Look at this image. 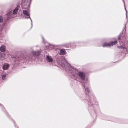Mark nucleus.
<instances>
[{
    "label": "nucleus",
    "instance_id": "nucleus-26",
    "mask_svg": "<svg viewBox=\"0 0 128 128\" xmlns=\"http://www.w3.org/2000/svg\"><path fill=\"white\" fill-rule=\"evenodd\" d=\"M42 38L43 40L44 39V38L43 37H42Z\"/></svg>",
    "mask_w": 128,
    "mask_h": 128
},
{
    "label": "nucleus",
    "instance_id": "nucleus-20",
    "mask_svg": "<svg viewBox=\"0 0 128 128\" xmlns=\"http://www.w3.org/2000/svg\"><path fill=\"white\" fill-rule=\"evenodd\" d=\"M3 60V59L1 57V54L0 53V60Z\"/></svg>",
    "mask_w": 128,
    "mask_h": 128
},
{
    "label": "nucleus",
    "instance_id": "nucleus-18",
    "mask_svg": "<svg viewBox=\"0 0 128 128\" xmlns=\"http://www.w3.org/2000/svg\"><path fill=\"white\" fill-rule=\"evenodd\" d=\"M5 56V54H4V53L1 54V57L3 59Z\"/></svg>",
    "mask_w": 128,
    "mask_h": 128
},
{
    "label": "nucleus",
    "instance_id": "nucleus-1",
    "mask_svg": "<svg viewBox=\"0 0 128 128\" xmlns=\"http://www.w3.org/2000/svg\"><path fill=\"white\" fill-rule=\"evenodd\" d=\"M58 58L59 60H58V59L57 60L58 62L66 71L68 73L71 78L74 79H76L78 76L81 79L83 88L86 92H87V93L86 92L85 96H83L82 95L81 99L82 100H85L88 106V108L90 113L92 111V110L96 115L94 107L96 106V109H98V103L96 101V98L93 96L92 92L90 91L89 84L88 81V78H86V77L84 73L82 72H79L77 73L76 72V69L62 58V56H59Z\"/></svg>",
    "mask_w": 128,
    "mask_h": 128
},
{
    "label": "nucleus",
    "instance_id": "nucleus-17",
    "mask_svg": "<svg viewBox=\"0 0 128 128\" xmlns=\"http://www.w3.org/2000/svg\"><path fill=\"white\" fill-rule=\"evenodd\" d=\"M3 20L2 17L0 16V26L1 25V23L3 22Z\"/></svg>",
    "mask_w": 128,
    "mask_h": 128
},
{
    "label": "nucleus",
    "instance_id": "nucleus-3",
    "mask_svg": "<svg viewBox=\"0 0 128 128\" xmlns=\"http://www.w3.org/2000/svg\"><path fill=\"white\" fill-rule=\"evenodd\" d=\"M123 30H123L122 32L118 36V39L119 40L118 41L119 42H122L123 44H124L126 42L127 40L125 36H121V35L123 34Z\"/></svg>",
    "mask_w": 128,
    "mask_h": 128
},
{
    "label": "nucleus",
    "instance_id": "nucleus-2",
    "mask_svg": "<svg viewBox=\"0 0 128 128\" xmlns=\"http://www.w3.org/2000/svg\"><path fill=\"white\" fill-rule=\"evenodd\" d=\"M40 50H32L30 53H26L22 60H26L28 61L32 62L35 60L36 57L40 54Z\"/></svg>",
    "mask_w": 128,
    "mask_h": 128
},
{
    "label": "nucleus",
    "instance_id": "nucleus-29",
    "mask_svg": "<svg viewBox=\"0 0 128 128\" xmlns=\"http://www.w3.org/2000/svg\"><path fill=\"white\" fill-rule=\"evenodd\" d=\"M123 0H122V1H123Z\"/></svg>",
    "mask_w": 128,
    "mask_h": 128
},
{
    "label": "nucleus",
    "instance_id": "nucleus-6",
    "mask_svg": "<svg viewBox=\"0 0 128 128\" xmlns=\"http://www.w3.org/2000/svg\"><path fill=\"white\" fill-rule=\"evenodd\" d=\"M23 13L24 14V15L28 16H29V17H28L26 18H29L30 19V20L31 21V29L32 28V20L30 16V13L28 11V10H24L23 11Z\"/></svg>",
    "mask_w": 128,
    "mask_h": 128
},
{
    "label": "nucleus",
    "instance_id": "nucleus-12",
    "mask_svg": "<svg viewBox=\"0 0 128 128\" xmlns=\"http://www.w3.org/2000/svg\"><path fill=\"white\" fill-rule=\"evenodd\" d=\"M18 10V8L17 7L14 10L12 13L14 14H17Z\"/></svg>",
    "mask_w": 128,
    "mask_h": 128
},
{
    "label": "nucleus",
    "instance_id": "nucleus-21",
    "mask_svg": "<svg viewBox=\"0 0 128 128\" xmlns=\"http://www.w3.org/2000/svg\"><path fill=\"white\" fill-rule=\"evenodd\" d=\"M0 106H1L2 107V108L3 109H4V108L3 106L0 104Z\"/></svg>",
    "mask_w": 128,
    "mask_h": 128
},
{
    "label": "nucleus",
    "instance_id": "nucleus-14",
    "mask_svg": "<svg viewBox=\"0 0 128 128\" xmlns=\"http://www.w3.org/2000/svg\"><path fill=\"white\" fill-rule=\"evenodd\" d=\"M31 0H27L26 5H27V6H26L27 8H28L30 7V4L31 3Z\"/></svg>",
    "mask_w": 128,
    "mask_h": 128
},
{
    "label": "nucleus",
    "instance_id": "nucleus-10",
    "mask_svg": "<svg viewBox=\"0 0 128 128\" xmlns=\"http://www.w3.org/2000/svg\"><path fill=\"white\" fill-rule=\"evenodd\" d=\"M13 14L12 13V11H10L7 14V18H8L12 16Z\"/></svg>",
    "mask_w": 128,
    "mask_h": 128
},
{
    "label": "nucleus",
    "instance_id": "nucleus-25",
    "mask_svg": "<svg viewBox=\"0 0 128 128\" xmlns=\"http://www.w3.org/2000/svg\"><path fill=\"white\" fill-rule=\"evenodd\" d=\"M106 117H107V118H108V117H109V116H106Z\"/></svg>",
    "mask_w": 128,
    "mask_h": 128
},
{
    "label": "nucleus",
    "instance_id": "nucleus-11",
    "mask_svg": "<svg viewBox=\"0 0 128 128\" xmlns=\"http://www.w3.org/2000/svg\"><path fill=\"white\" fill-rule=\"evenodd\" d=\"M6 49V47L4 46H2L0 47V51L2 52H4L5 51Z\"/></svg>",
    "mask_w": 128,
    "mask_h": 128
},
{
    "label": "nucleus",
    "instance_id": "nucleus-7",
    "mask_svg": "<svg viewBox=\"0 0 128 128\" xmlns=\"http://www.w3.org/2000/svg\"><path fill=\"white\" fill-rule=\"evenodd\" d=\"M46 60L48 62L51 63L53 62V58L51 56L49 55H46Z\"/></svg>",
    "mask_w": 128,
    "mask_h": 128
},
{
    "label": "nucleus",
    "instance_id": "nucleus-22",
    "mask_svg": "<svg viewBox=\"0 0 128 128\" xmlns=\"http://www.w3.org/2000/svg\"><path fill=\"white\" fill-rule=\"evenodd\" d=\"M2 71H0V76L2 75Z\"/></svg>",
    "mask_w": 128,
    "mask_h": 128
},
{
    "label": "nucleus",
    "instance_id": "nucleus-15",
    "mask_svg": "<svg viewBox=\"0 0 128 128\" xmlns=\"http://www.w3.org/2000/svg\"><path fill=\"white\" fill-rule=\"evenodd\" d=\"M6 75L4 74L2 76V78L4 80H5L6 78Z\"/></svg>",
    "mask_w": 128,
    "mask_h": 128
},
{
    "label": "nucleus",
    "instance_id": "nucleus-16",
    "mask_svg": "<svg viewBox=\"0 0 128 128\" xmlns=\"http://www.w3.org/2000/svg\"><path fill=\"white\" fill-rule=\"evenodd\" d=\"M123 2H124V9H125V11H126V18H127V10H126V8L125 5V3H124V0H123Z\"/></svg>",
    "mask_w": 128,
    "mask_h": 128
},
{
    "label": "nucleus",
    "instance_id": "nucleus-13",
    "mask_svg": "<svg viewBox=\"0 0 128 128\" xmlns=\"http://www.w3.org/2000/svg\"><path fill=\"white\" fill-rule=\"evenodd\" d=\"M118 48H121L123 50H124V51L125 52H127V49L126 48L124 47L122 45H121L120 46H118Z\"/></svg>",
    "mask_w": 128,
    "mask_h": 128
},
{
    "label": "nucleus",
    "instance_id": "nucleus-24",
    "mask_svg": "<svg viewBox=\"0 0 128 128\" xmlns=\"http://www.w3.org/2000/svg\"><path fill=\"white\" fill-rule=\"evenodd\" d=\"M4 111L7 114V112H6V111L5 110Z\"/></svg>",
    "mask_w": 128,
    "mask_h": 128
},
{
    "label": "nucleus",
    "instance_id": "nucleus-8",
    "mask_svg": "<svg viewBox=\"0 0 128 128\" xmlns=\"http://www.w3.org/2000/svg\"><path fill=\"white\" fill-rule=\"evenodd\" d=\"M10 66V64L7 63H4L2 66V68L4 70L8 69Z\"/></svg>",
    "mask_w": 128,
    "mask_h": 128
},
{
    "label": "nucleus",
    "instance_id": "nucleus-27",
    "mask_svg": "<svg viewBox=\"0 0 128 128\" xmlns=\"http://www.w3.org/2000/svg\"><path fill=\"white\" fill-rule=\"evenodd\" d=\"M126 26V25H125V26H124V27H125Z\"/></svg>",
    "mask_w": 128,
    "mask_h": 128
},
{
    "label": "nucleus",
    "instance_id": "nucleus-28",
    "mask_svg": "<svg viewBox=\"0 0 128 128\" xmlns=\"http://www.w3.org/2000/svg\"><path fill=\"white\" fill-rule=\"evenodd\" d=\"M17 128H18L17 127Z\"/></svg>",
    "mask_w": 128,
    "mask_h": 128
},
{
    "label": "nucleus",
    "instance_id": "nucleus-9",
    "mask_svg": "<svg viewBox=\"0 0 128 128\" xmlns=\"http://www.w3.org/2000/svg\"><path fill=\"white\" fill-rule=\"evenodd\" d=\"M66 53V52L65 49H62L60 50L59 54L60 55H64Z\"/></svg>",
    "mask_w": 128,
    "mask_h": 128
},
{
    "label": "nucleus",
    "instance_id": "nucleus-19",
    "mask_svg": "<svg viewBox=\"0 0 128 128\" xmlns=\"http://www.w3.org/2000/svg\"><path fill=\"white\" fill-rule=\"evenodd\" d=\"M104 119L106 120H111L112 121H114V120H111L110 119L108 118H105Z\"/></svg>",
    "mask_w": 128,
    "mask_h": 128
},
{
    "label": "nucleus",
    "instance_id": "nucleus-5",
    "mask_svg": "<svg viewBox=\"0 0 128 128\" xmlns=\"http://www.w3.org/2000/svg\"><path fill=\"white\" fill-rule=\"evenodd\" d=\"M78 42H76L75 43H66L64 44L63 46H65L67 48H70L72 47V46H76L78 45Z\"/></svg>",
    "mask_w": 128,
    "mask_h": 128
},
{
    "label": "nucleus",
    "instance_id": "nucleus-4",
    "mask_svg": "<svg viewBox=\"0 0 128 128\" xmlns=\"http://www.w3.org/2000/svg\"><path fill=\"white\" fill-rule=\"evenodd\" d=\"M117 42V41L115 40L114 42L112 41L108 43H104L102 44V46L103 47H110V46H113Z\"/></svg>",
    "mask_w": 128,
    "mask_h": 128
},
{
    "label": "nucleus",
    "instance_id": "nucleus-23",
    "mask_svg": "<svg viewBox=\"0 0 128 128\" xmlns=\"http://www.w3.org/2000/svg\"><path fill=\"white\" fill-rule=\"evenodd\" d=\"M12 121H13V122H14V126H16V124H15V122H14V121L13 120H12Z\"/></svg>",
    "mask_w": 128,
    "mask_h": 128
}]
</instances>
